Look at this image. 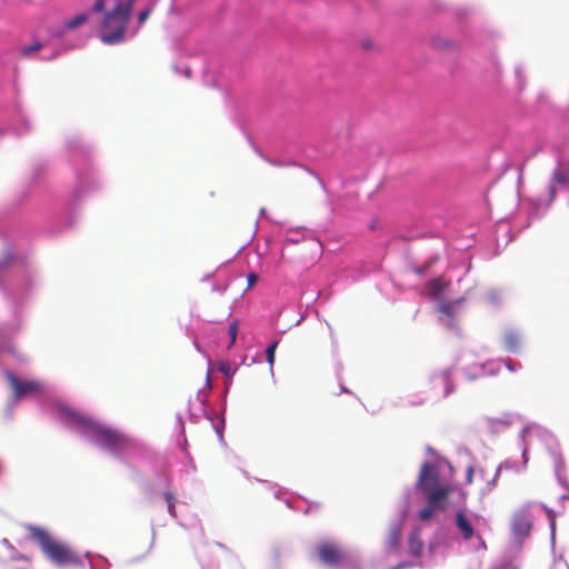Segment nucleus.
<instances>
[{
	"mask_svg": "<svg viewBox=\"0 0 569 569\" xmlns=\"http://www.w3.org/2000/svg\"><path fill=\"white\" fill-rule=\"evenodd\" d=\"M136 0H116L114 6L104 12L100 22V40L112 46L124 40L127 26Z\"/></svg>",
	"mask_w": 569,
	"mask_h": 569,
	"instance_id": "f257e3e1",
	"label": "nucleus"
},
{
	"mask_svg": "<svg viewBox=\"0 0 569 569\" xmlns=\"http://www.w3.org/2000/svg\"><path fill=\"white\" fill-rule=\"evenodd\" d=\"M28 537L34 540L42 553L58 567L80 563L79 556L64 542L52 537L46 529L37 526L27 527Z\"/></svg>",
	"mask_w": 569,
	"mask_h": 569,
	"instance_id": "f03ea898",
	"label": "nucleus"
},
{
	"mask_svg": "<svg viewBox=\"0 0 569 569\" xmlns=\"http://www.w3.org/2000/svg\"><path fill=\"white\" fill-rule=\"evenodd\" d=\"M62 415L69 423L83 428L92 440L103 448L118 449L124 445V439L121 435L71 409H62Z\"/></svg>",
	"mask_w": 569,
	"mask_h": 569,
	"instance_id": "7ed1b4c3",
	"label": "nucleus"
},
{
	"mask_svg": "<svg viewBox=\"0 0 569 569\" xmlns=\"http://www.w3.org/2000/svg\"><path fill=\"white\" fill-rule=\"evenodd\" d=\"M417 488L425 498H430L438 492H445V499H448L452 488L447 483L440 482V472L436 463L426 462L420 469L417 481Z\"/></svg>",
	"mask_w": 569,
	"mask_h": 569,
	"instance_id": "20e7f679",
	"label": "nucleus"
},
{
	"mask_svg": "<svg viewBox=\"0 0 569 569\" xmlns=\"http://www.w3.org/2000/svg\"><path fill=\"white\" fill-rule=\"evenodd\" d=\"M317 551L319 559L330 567L341 565L345 558L341 549L336 543L329 541L319 543Z\"/></svg>",
	"mask_w": 569,
	"mask_h": 569,
	"instance_id": "39448f33",
	"label": "nucleus"
},
{
	"mask_svg": "<svg viewBox=\"0 0 569 569\" xmlns=\"http://www.w3.org/2000/svg\"><path fill=\"white\" fill-rule=\"evenodd\" d=\"M510 526L516 538H527L532 528L531 517L527 510H518L513 513Z\"/></svg>",
	"mask_w": 569,
	"mask_h": 569,
	"instance_id": "423d86ee",
	"label": "nucleus"
},
{
	"mask_svg": "<svg viewBox=\"0 0 569 569\" xmlns=\"http://www.w3.org/2000/svg\"><path fill=\"white\" fill-rule=\"evenodd\" d=\"M7 379L13 389L14 397L21 399L22 397L31 393H37L41 390V385L33 380H20L13 373H8Z\"/></svg>",
	"mask_w": 569,
	"mask_h": 569,
	"instance_id": "0eeeda50",
	"label": "nucleus"
},
{
	"mask_svg": "<svg viewBox=\"0 0 569 569\" xmlns=\"http://www.w3.org/2000/svg\"><path fill=\"white\" fill-rule=\"evenodd\" d=\"M428 506L419 511V518L422 521L430 520L438 510H445L448 499H445V492H438L430 498H426Z\"/></svg>",
	"mask_w": 569,
	"mask_h": 569,
	"instance_id": "6e6552de",
	"label": "nucleus"
},
{
	"mask_svg": "<svg viewBox=\"0 0 569 569\" xmlns=\"http://www.w3.org/2000/svg\"><path fill=\"white\" fill-rule=\"evenodd\" d=\"M432 383L435 388H442V397H448L455 390L450 370H443L435 375Z\"/></svg>",
	"mask_w": 569,
	"mask_h": 569,
	"instance_id": "1a4fd4ad",
	"label": "nucleus"
},
{
	"mask_svg": "<svg viewBox=\"0 0 569 569\" xmlns=\"http://www.w3.org/2000/svg\"><path fill=\"white\" fill-rule=\"evenodd\" d=\"M569 181V170L566 171L560 167H557L552 172V181L549 189L550 201H553L557 196L556 184H566Z\"/></svg>",
	"mask_w": 569,
	"mask_h": 569,
	"instance_id": "9d476101",
	"label": "nucleus"
},
{
	"mask_svg": "<svg viewBox=\"0 0 569 569\" xmlns=\"http://www.w3.org/2000/svg\"><path fill=\"white\" fill-rule=\"evenodd\" d=\"M456 525L465 540H470L473 537V528L463 511L456 513Z\"/></svg>",
	"mask_w": 569,
	"mask_h": 569,
	"instance_id": "9b49d317",
	"label": "nucleus"
},
{
	"mask_svg": "<svg viewBox=\"0 0 569 569\" xmlns=\"http://www.w3.org/2000/svg\"><path fill=\"white\" fill-rule=\"evenodd\" d=\"M408 548L410 555L420 557L423 551V541L420 537V530L413 529L408 537Z\"/></svg>",
	"mask_w": 569,
	"mask_h": 569,
	"instance_id": "f8f14e48",
	"label": "nucleus"
},
{
	"mask_svg": "<svg viewBox=\"0 0 569 569\" xmlns=\"http://www.w3.org/2000/svg\"><path fill=\"white\" fill-rule=\"evenodd\" d=\"M402 527L400 523H393L387 539V545L390 549H397L401 540Z\"/></svg>",
	"mask_w": 569,
	"mask_h": 569,
	"instance_id": "ddd939ff",
	"label": "nucleus"
},
{
	"mask_svg": "<svg viewBox=\"0 0 569 569\" xmlns=\"http://www.w3.org/2000/svg\"><path fill=\"white\" fill-rule=\"evenodd\" d=\"M438 311L447 318V326L452 328L455 326L456 310L452 303H440Z\"/></svg>",
	"mask_w": 569,
	"mask_h": 569,
	"instance_id": "4468645a",
	"label": "nucleus"
},
{
	"mask_svg": "<svg viewBox=\"0 0 569 569\" xmlns=\"http://www.w3.org/2000/svg\"><path fill=\"white\" fill-rule=\"evenodd\" d=\"M89 20L88 13H80L73 17L72 19L68 20L64 23V28L68 30L76 29L82 24H84Z\"/></svg>",
	"mask_w": 569,
	"mask_h": 569,
	"instance_id": "2eb2a0df",
	"label": "nucleus"
},
{
	"mask_svg": "<svg viewBox=\"0 0 569 569\" xmlns=\"http://www.w3.org/2000/svg\"><path fill=\"white\" fill-rule=\"evenodd\" d=\"M428 287L430 296L437 298L443 291L446 283L440 278H436L428 283Z\"/></svg>",
	"mask_w": 569,
	"mask_h": 569,
	"instance_id": "dca6fc26",
	"label": "nucleus"
},
{
	"mask_svg": "<svg viewBox=\"0 0 569 569\" xmlns=\"http://www.w3.org/2000/svg\"><path fill=\"white\" fill-rule=\"evenodd\" d=\"M519 336L515 332H509L505 336V346L506 348L511 351L516 352L519 347Z\"/></svg>",
	"mask_w": 569,
	"mask_h": 569,
	"instance_id": "f3484780",
	"label": "nucleus"
},
{
	"mask_svg": "<svg viewBox=\"0 0 569 569\" xmlns=\"http://www.w3.org/2000/svg\"><path fill=\"white\" fill-rule=\"evenodd\" d=\"M43 47H44V46H43V43H42V42H40V41H34V42H33L32 44H30V46H23V47H21V49H20V56H21V57H24V58L30 57L32 53L40 51Z\"/></svg>",
	"mask_w": 569,
	"mask_h": 569,
	"instance_id": "a211bd4d",
	"label": "nucleus"
},
{
	"mask_svg": "<svg viewBox=\"0 0 569 569\" xmlns=\"http://www.w3.org/2000/svg\"><path fill=\"white\" fill-rule=\"evenodd\" d=\"M163 498H164V500L167 502L168 512L172 517H176V509H174L176 497H174V495L171 491H166L163 493Z\"/></svg>",
	"mask_w": 569,
	"mask_h": 569,
	"instance_id": "6ab92c4d",
	"label": "nucleus"
},
{
	"mask_svg": "<svg viewBox=\"0 0 569 569\" xmlns=\"http://www.w3.org/2000/svg\"><path fill=\"white\" fill-rule=\"evenodd\" d=\"M278 341H273L272 343H270L266 350V356H267V362L270 365V367L273 366L274 363V353H276V349L278 347Z\"/></svg>",
	"mask_w": 569,
	"mask_h": 569,
	"instance_id": "aec40b11",
	"label": "nucleus"
},
{
	"mask_svg": "<svg viewBox=\"0 0 569 569\" xmlns=\"http://www.w3.org/2000/svg\"><path fill=\"white\" fill-rule=\"evenodd\" d=\"M228 331H229V336H230L229 347H231L236 342L237 333H238V325L236 321H233L229 325Z\"/></svg>",
	"mask_w": 569,
	"mask_h": 569,
	"instance_id": "412c9836",
	"label": "nucleus"
},
{
	"mask_svg": "<svg viewBox=\"0 0 569 569\" xmlns=\"http://www.w3.org/2000/svg\"><path fill=\"white\" fill-rule=\"evenodd\" d=\"M150 13H151V9L150 8L141 10L138 13V16H137L138 24L142 26L147 21V19L149 18Z\"/></svg>",
	"mask_w": 569,
	"mask_h": 569,
	"instance_id": "4be33fe9",
	"label": "nucleus"
},
{
	"mask_svg": "<svg viewBox=\"0 0 569 569\" xmlns=\"http://www.w3.org/2000/svg\"><path fill=\"white\" fill-rule=\"evenodd\" d=\"M104 7H106V0H96L94 4L92 7V11L96 13L102 12L104 10Z\"/></svg>",
	"mask_w": 569,
	"mask_h": 569,
	"instance_id": "5701e85b",
	"label": "nucleus"
},
{
	"mask_svg": "<svg viewBox=\"0 0 569 569\" xmlns=\"http://www.w3.org/2000/svg\"><path fill=\"white\" fill-rule=\"evenodd\" d=\"M258 280V276L256 273L248 274V284L249 287L253 286Z\"/></svg>",
	"mask_w": 569,
	"mask_h": 569,
	"instance_id": "b1692460",
	"label": "nucleus"
},
{
	"mask_svg": "<svg viewBox=\"0 0 569 569\" xmlns=\"http://www.w3.org/2000/svg\"><path fill=\"white\" fill-rule=\"evenodd\" d=\"M220 371L223 372L224 375H229L230 372V366L228 363H223L220 366Z\"/></svg>",
	"mask_w": 569,
	"mask_h": 569,
	"instance_id": "393cba45",
	"label": "nucleus"
},
{
	"mask_svg": "<svg viewBox=\"0 0 569 569\" xmlns=\"http://www.w3.org/2000/svg\"><path fill=\"white\" fill-rule=\"evenodd\" d=\"M472 477H473V470H472V468H469L468 472H467V481H468V483H471Z\"/></svg>",
	"mask_w": 569,
	"mask_h": 569,
	"instance_id": "a878e982",
	"label": "nucleus"
},
{
	"mask_svg": "<svg viewBox=\"0 0 569 569\" xmlns=\"http://www.w3.org/2000/svg\"><path fill=\"white\" fill-rule=\"evenodd\" d=\"M409 565L407 562H401V563H398L389 569H403L406 567H408Z\"/></svg>",
	"mask_w": 569,
	"mask_h": 569,
	"instance_id": "bb28decb",
	"label": "nucleus"
},
{
	"mask_svg": "<svg viewBox=\"0 0 569 569\" xmlns=\"http://www.w3.org/2000/svg\"><path fill=\"white\" fill-rule=\"evenodd\" d=\"M440 47H442V48H452V47H455V46H453V43H452V42H450V41H445Z\"/></svg>",
	"mask_w": 569,
	"mask_h": 569,
	"instance_id": "cd10ccee",
	"label": "nucleus"
},
{
	"mask_svg": "<svg viewBox=\"0 0 569 569\" xmlns=\"http://www.w3.org/2000/svg\"><path fill=\"white\" fill-rule=\"evenodd\" d=\"M507 367L509 370H511V371L513 370V367L510 363H508Z\"/></svg>",
	"mask_w": 569,
	"mask_h": 569,
	"instance_id": "c85d7f7f",
	"label": "nucleus"
}]
</instances>
